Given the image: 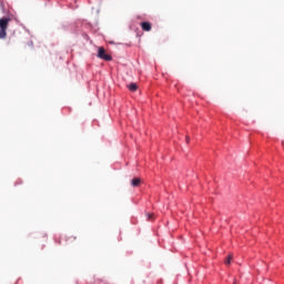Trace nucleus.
<instances>
[{
	"label": "nucleus",
	"mask_w": 284,
	"mask_h": 284,
	"mask_svg": "<svg viewBox=\"0 0 284 284\" xmlns=\"http://www.w3.org/2000/svg\"><path fill=\"white\" fill-rule=\"evenodd\" d=\"M153 216H154V214H150V213H149V214H148V220H149V221H152Z\"/></svg>",
	"instance_id": "6e6552de"
},
{
	"label": "nucleus",
	"mask_w": 284,
	"mask_h": 284,
	"mask_svg": "<svg viewBox=\"0 0 284 284\" xmlns=\"http://www.w3.org/2000/svg\"><path fill=\"white\" fill-rule=\"evenodd\" d=\"M98 57L99 59H103V61H112V55L105 53V49L103 47L98 49Z\"/></svg>",
	"instance_id": "f03ea898"
},
{
	"label": "nucleus",
	"mask_w": 284,
	"mask_h": 284,
	"mask_svg": "<svg viewBox=\"0 0 284 284\" xmlns=\"http://www.w3.org/2000/svg\"><path fill=\"white\" fill-rule=\"evenodd\" d=\"M131 185L133 187H139V185H141V178H134L132 181H131Z\"/></svg>",
	"instance_id": "20e7f679"
},
{
	"label": "nucleus",
	"mask_w": 284,
	"mask_h": 284,
	"mask_svg": "<svg viewBox=\"0 0 284 284\" xmlns=\"http://www.w3.org/2000/svg\"><path fill=\"white\" fill-rule=\"evenodd\" d=\"M141 28L144 32H150V30H152V24L150 22H142Z\"/></svg>",
	"instance_id": "7ed1b4c3"
},
{
	"label": "nucleus",
	"mask_w": 284,
	"mask_h": 284,
	"mask_svg": "<svg viewBox=\"0 0 284 284\" xmlns=\"http://www.w3.org/2000/svg\"><path fill=\"white\" fill-rule=\"evenodd\" d=\"M94 284H108V282L103 280H95Z\"/></svg>",
	"instance_id": "0eeeda50"
},
{
	"label": "nucleus",
	"mask_w": 284,
	"mask_h": 284,
	"mask_svg": "<svg viewBox=\"0 0 284 284\" xmlns=\"http://www.w3.org/2000/svg\"><path fill=\"white\" fill-rule=\"evenodd\" d=\"M10 18L0 19V39H6L8 37V26H10Z\"/></svg>",
	"instance_id": "f257e3e1"
},
{
	"label": "nucleus",
	"mask_w": 284,
	"mask_h": 284,
	"mask_svg": "<svg viewBox=\"0 0 284 284\" xmlns=\"http://www.w3.org/2000/svg\"><path fill=\"white\" fill-rule=\"evenodd\" d=\"M230 263H232V255H229L226 261H225V265H230Z\"/></svg>",
	"instance_id": "423d86ee"
},
{
	"label": "nucleus",
	"mask_w": 284,
	"mask_h": 284,
	"mask_svg": "<svg viewBox=\"0 0 284 284\" xmlns=\"http://www.w3.org/2000/svg\"><path fill=\"white\" fill-rule=\"evenodd\" d=\"M128 89L130 90V92H136L139 87L136 85V83H131V84H128Z\"/></svg>",
	"instance_id": "39448f33"
},
{
	"label": "nucleus",
	"mask_w": 284,
	"mask_h": 284,
	"mask_svg": "<svg viewBox=\"0 0 284 284\" xmlns=\"http://www.w3.org/2000/svg\"><path fill=\"white\" fill-rule=\"evenodd\" d=\"M186 143H190V136L186 135Z\"/></svg>",
	"instance_id": "1a4fd4ad"
}]
</instances>
